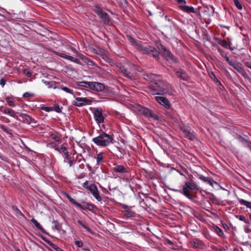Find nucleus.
Returning <instances> with one entry per match:
<instances>
[{
	"label": "nucleus",
	"instance_id": "obj_1",
	"mask_svg": "<svg viewBox=\"0 0 251 251\" xmlns=\"http://www.w3.org/2000/svg\"><path fill=\"white\" fill-rule=\"evenodd\" d=\"M154 84L149 87L150 91L152 95H162L169 93L170 88L166 82L158 80H155Z\"/></svg>",
	"mask_w": 251,
	"mask_h": 251
},
{
	"label": "nucleus",
	"instance_id": "obj_2",
	"mask_svg": "<svg viewBox=\"0 0 251 251\" xmlns=\"http://www.w3.org/2000/svg\"><path fill=\"white\" fill-rule=\"evenodd\" d=\"M199 188L197 184L194 182L186 181L185 182L183 186V189L181 190H177L173 189L172 190L174 192L180 193L190 200H193L195 196L190 194V191L192 190H198Z\"/></svg>",
	"mask_w": 251,
	"mask_h": 251
},
{
	"label": "nucleus",
	"instance_id": "obj_3",
	"mask_svg": "<svg viewBox=\"0 0 251 251\" xmlns=\"http://www.w3.org/2000/svg\"><path fill=\"white\" fill-rule=\"evenodd\" d=\"M113 138L105 132H102L97 137L94 138L92 141L97 146L104 147L113 143Z\"/></svg>",
	"mask_w": 251,
	"mask_h": 251
},
{
	"label": "nucleus",
	"instance_id": "obj_4",
	"mask_svg": "<svg viewBox=\"0 0 251 251\" xmlns=\"http://www.w3.org/2000/svg\"><path fill=\"white\" fill-rule=\"evenodd\" d=\"M137 48L139 51L144 54H152L154 58H158L159 55V52L155 48L147 46H144L139 44H136Z\"/></svg>",
	"mask_w": 251,
	"mask_h": 251
},
{
	"label": "nucleus",
	"instance_id": "obj_5",
	"mask_svg": "<svg viewBox=\"0 0 251 251\" xmlns=\"http://www.w3.org/2000/svg\"><path fill=\"white\" fill-rule=\"evenodd\" d=\"M93 11L99 16L100 18L105 24H108L109 23V15L107 13L104 12L100 7L95 6L93 8Z\"/></svg>",
	"mask_w": 251,
	"mask_h": 251
},
{
	"label": "nucleus",
	"instance_id": "obj_6",
	"mask_svg": "<svg viewBox=\"0 0 251 251\" xmlns=\"http://www.w3.org/2000/svg\"><path fill=\"white\" fill-rule=\"evenodd\" d=\"M95 120L98 123L104 122V118L102 115V109L101 108H95L93 110Z\"/></svg>",
	"mask_w": 251,
	"mask_h": 251
},
{
	"label": "nucleus",
	"instance_id": "obj_7",
	"mask_svg": "<svg viewBox=\"0 0 251 251\" xmlns=\"http://www.w3.org/2000/svg\"><path fill=\"white\" fill-rule=\"evenodd\" d=\"M87 189L91 192L96 200L99 201H101V198L100 196L97 187L95 184L90 185L88 187H87Z\"/></svg>",
	"mask_w": 251,
	"mask_h": 251
},
{
	"label": "nucleus",
	"instance_id": "obj_8",
	"mask_svg": "<svg viewBox=\"0 0 251 251\" xmlns=\"http://www.w3.org/2000/svg\"><path fill=\"white\" fill-rule=\"evenodd\" d=\"M76 101L73 102L74 105L77 106H82L85 103L91 104L92 101L91 100L88 99L86 98H76L75 99Z\"/></svg>",
	"mask_w": 251,
	"mask_h": 251
},
{
	"label": "nucleus",
	"instance_id": "obj_9",
	"mask_svg": "<svg viewBox=\"0 0 251 251\" xmlns=\"http://www.w3.org/2000/svg\"><path fill=\"white\" fill-rule=\"evenodd\" d=\"M90 89L95 91L101 92L104 90L105 86L100 82H91Z\"/></svg>",
	"mask_w": 251,
	"mask_h": 251
},
{
	"label": "nucleus",
	"instance_id": "obj_10",
	"mask_svg": "<svg viewBox=\"0 0 251 251\" xmlns=\"http://www.w3.org/2000/svg\"><path fill=\"white\" fill-rule=\"evenodd\" d=\"M143 115L148 117H151L156 120H158L159 118L157 115L153 113L151 110L146 107H142L140 110Z\"/></svg>",
	"mask_w": 251,
	"mask_h": 251
},
{
	"label": "nucleus",
	"instance_id": "obj_11",
	"mask_svg": "<svg viewBox=\"0 0 251 251\" xmlns=\"http://www.w3.org/2000/svg\"><path fill=\"white\" fill-rule=\"evenodd\" d=\"M156 100L166 108H169L171 106V103L169 100L164 97H155Z\"/></svg>",
	"mask_w": 251,
	"mask_h": 251
},
{
	"label": "nucleus",
	"instance_id": "obj_12",
	"mask_svg": "<svg viewBox=\"0 0 251 251\" xmlns=\"http://www.w3.org/2000/svg\"><path fill=\"white\" fill-rule=\"evenodd\" d=\"M236 138L243 145L248 147L251 150V142L247 139V136L245 135H237Z\"/></svg>",
	"mask_w": 251,
	"mask_h": 251
},
{
	"label": "nucleus",
	"instance_id": "obj_13",
	"mask_svg": "<svg viewBox=\"0 0 251 251\" xmlns=\"http://www.w3.org/2000/svg\"><path fill=\"white\" fill-rule=\"evenodd\" d=\"M55 53L56 55H57L61 57L64 58L68 59L69 60H71V61L75 62L78 64H81L80 61L77 58H75L73 57V56L68 55L63 53L56 52Z\"/></svg>",
	"mask_w": 251,
	"mask_h": 251
},
{
	"label": "nucleus",
	"instance_id": "obj_14",
	"mask_svg": "<svg viewBox=\"0 0 251 251\" xmlns=\"http://www.w3.org/2000/svg\"><path fill=\"white\" fill-rule=\"evenodd\" d=\"M181 131L184 134L185 136L191 140H193L196 138L195 135L191 132L190 130L185 126L181 128Z\"/></svg>",
	"mask_w": 251,
	"mask_h": 251
},
{
	"label": "nucleus",
	"instance_id": "obj_15",
	"mask_svg": "<svg viewBox=\"0 0 251 251\" xmlns=\"http://www.w3.org/2000/svg\"><path fill=\"white\" fill-rule=\"evenodd\" d=\"M176 75L183 80H187L189 79V76L187 73L183 70H179L176 72Z\"/></svg>",
	"mask_w": 251,
	"mask_h": 251
},
{
	"label": "nucleus",
	"instance_id": "obj_16",
	"mask_svg": "<svg viewBox=\"0 0 251 251\" xmlns=\"http://www.w3.org/2000/svg\"><path fill=\"white\" fill-rule=\"evenodd\" d=\"M179 7L180 9L183 11L187 12V13H197V11L196 10L194 7L192 6H187L185 4V5H180L179 6Z\"/></svg>",
	"mask_w": 251,
	"mask_h": 251
},
{
	"label": "nucleus",
	"instance_id": "obj_17",
	"mask_svg": "<svg viewBox=\"0 0 251 251\" xmlns=\"http://www.w3.org/2000/svg\"><path fill=\"white\" fill-rule=\"evenodd\" d=\"M41 238L43 240H44L46 243H47L49 246H50L52 248L55 250L56 251H64L60 247H58L57 245L54 244L48 240L46 237L43 236H41Z\"/></svg>",
	"mask_w": 251,
	"mask_h": 251
},
{
	"label": "nucleus",
	"instance_id": "obj_18",
	"mask_svg": "<svg viewBox=\"0 0 251 251\" xmlns=\"http://www.w3.org/2000/svg\"><path fill=\"white\" fill-rule=\"evenodd\" d=\"M17 119L28 124H30L32 121L31 117L25 114H21L20 115V118H18Z\"/></svg>",
	"mask_w": 251,
	"mask_h": 251
},
{
	"label": "nucleus",
	"instance_id": "obj_19",
	"mask_svg": "<svg viewBox=\"0 0 251 251\" xmlns=\"http://www.w3.org/2000/svg\"><path fill=\"white\" fill-rule=\"evenodd\" d=\"M66 197L68 198V199L69 200V201L75 205L76 206H77V207H78L79 208H80V209H81L82 210H84V209H86L85 207V205L83 206L81 204H80V203H79L78 202H77L75 199L72 198L69 194L66 193Z\"/></svg>",
	"mask_w": 251,
	"mask_h": 251
},
{
	"label": "nucleus",
	"instance_id": "obj_20",
	"mask_svg": "<svg viewBox=\"0 0 251 251\" xmlns=\"http://www.w3.org/2000/svg\"><path fill=\"white\" fill-rule=\"evenodd\" d=\"M113 170L115 172L121 174L127 173V170L123 165H116L113 168Z\"/></svg>",
	"mask_w": 251,
	"mask_h": 251
},
{
	"label": "nucleus",
	"instance_id": "obj_21",
	"mask_svg": "<svg viewBox=\"0 0 251 251\" xmlns=\"http://www.w3.org/2000/svg\"><path fill=\"white\" fill-rule=\"evenodd\" d=\"M163 56L166 57L167 59H170L172 60L176 61V58L172 52L169 51L167 48L164 50L162 52Z\"/></svg>",
	"mask_w": 251,
	"mask_h": 251
},
{
	"label": "nucleus",
	"instance_id": "obj_22",
	"mask_svg": "<svg viewBox=\"0 0 251 251\" xmlns=\"http://www.w3.org/2000/svg\"><path fill=\"white\" fill-rule=\"evenodd\" d=\"M200 179L204 182H207L211 186H213L214 184H218L217 182H215L213 179L210 177H206L202 175H201L199 177Z\"/></svg>",
	"mask_w": 251,
	"mask_h": 251
},
{
	"label": "nucleus",
	"instance_id": "obj_23",
	"mask_svg": "<svg viewBox=\"0 0 251 251\" xmlns=\"http://www.w3.org/2000/svg\"><path fill=\"white\" fill-rule=\"evenodd\" d=\"M145 76V78L149 81H150L152 83H154L155 84V80H157L156 78L157 76L154 74H147L144 75Z\"/></svg>",
	"mask_w": 251,
	"mask_h": 251
},
{
	"label": "nucleus",
	"instance_id": "obj_24",
	"mask_svg": "<svg viewBox=\"0 0 251 251\" xmlns=\"http://www.w3.org/2000/svg\"><path fill=\"white\" fill-rule=\"evenodd\" d=\"M31 222L35 225V226L39 230H40L43 233L47 234L45 230L41 226L40 224L34 218L31 220Z\"/></svg>",
	"mask_w": 251,
	"mask_h": 251
},
{
	"label": "nucleus",
	"instance_id": "obj_25",
	"mask_svg": "<svg viewBox=\"0 0 251 251\" xmlns=\"http://www.w3.org/2000/svg\"><path fill=\"white\" fill-rule=\"evenodd\" d=\"M2 112L4 113H6V114H7L10 115L11 116H12L16 119H18V117L17 116L16 113L11 109L7 108V109L4 110Z\"/></svg>",
	"mask_w": 251,
	"mask_h": 251
},
{
	"label": "nucleus",
	"instance_id": "obj_26",
	"mask_svg": "<svg viewBox=\"0 0 251 251\" xmlns=\"http://www.w3.org/2000/svg\"><path fill=\"white\" fill-rule=\"evenodd\" d=\"M91 82L89 81H80L77 83V85L81 87H86L87 88H90Z\"/></svg>",
	"mask_w": 251,
	"mask_h": 251
},
{
	"label": "nucleus",
	"instance_id": "obj_27",
	"mask_svg": "<svg viewBox=\"0 0 251 251\" xmlns=\"http://www.w3.org/2000/svg\"><path fill=\"white\" fill-rule=\"evenodd\" d=\"M218 43L219 44H220L221 45H222V46L224 47L225 48H229V49L231 50H233V48H232L230 46V43L228 44L227 43L226 41L225 40H219V41L218 42Z\"/></svg>",
	"mask_w": 251,
	"mask_h": 251
},
{
	"label": "nucleus",
	"instance_id": "obj_28",
	"mask_svg": "<svg viewBox=\"0 0 251 251\" xmlns=\"http://www.w3.org/2000/svg\"><path fill=\"white\" fill-rule=\"evenodd\" d=\"M239 201L241 204L245 205L247 207L251 208V202L242 199L239 200Z\"/></svg>",
	"mask_w": 251,
	"mask_h": 251
},
{
	"label": "nucleus",
	"instance_id": "obj_29",
	"mask_svg": "<svg viewBox=\"0 0 251 251\" xmlns=\"http://www.w3.org/2000/svg\"><path fill=\"white\" fill-rule=\"evenodd\" d=\"M97 164L100 165L102 162L103 155L102 152L99 153L97 156Z\"/></svg>",
	"mask_w": 251,
	"mask_h": 251
},
{
	"label": "nucleus",
	"instance_id": "obj_30",
	"mask_svg": "<svg viewBox=\"0 0 251 251\" xmlns=\"http://www.w3.org/2000/svg\"><path fill=\"white\" fill-rule=\"evenodd\" d=\"M85 205V207L86 209H88L90 211H93L94 210L95 205L93 204L88 203V202H83Z\"/></svg>",
	"mask_w": 251,
	"mask_h": 251
},
{
	"label": "nucleus",
	"instance_id": "obj_31",
	"mask_svg": "<svg viewBox=\"0 0 251 251\" xmlns=\"http://www.w3.org/2000/svg\"><path fill=\"white\" fill-rule=\"evenodd\" d=\"M53 223L54 229L60 231L62 228L61 225L57 221H53Z\"/></svg>",
	"mask_w": 251,
	"mask_h": 251
},
{
	"label": "nucleus",
	"instance_id": "obj_32",
	"mask_svg": "<svg viewBox=\"0 0 251 251\" xmlns=\"http://www.w3.org/2000/svg\"><path fill=\"white\" fill-rule=\"evenodd\" d=\"M236 71L243 75H244L246 74L244 69L238 64H236Z\"/></svg>",
	"mask_w": 251,
	"mask_h": 251
},
{
	"label": "nucleus",
	"instance_id": "obj_33",
	"mask_svg": "<svg viewBox=\"0 0 251 251\" xmlns=\"http://www.w3.org/2000/svg\"><path fill=\"white\" fill-rule=\"evenodd\" d=\"M214 228V229H215V231L216 232V233L220 236H222V235L223 234L222 230L217 226H215Z\"/></svg>",
	"mask_w": 251,
	"mask_h": 251
},
{
	"label": "nucleus",
	"instance_id": "obj_34",
	"mask_svg": "<svg viewBox=\"0 0 251 251\" xmlns=\"http://www.w3.org/2000/svg\"><path fill=\"white\" fill-rule=\"evenodd\" d=\"M226 77L233 83H235V82L234 81V79L233 77L232 76L231 74L228 71H226Z\"/></svg>",
	"mask_w": 251,
	"mask_h": 251
},
{
	"label": "nucleus",
	"instance_id": "obj_35",
	"mask_svg": "<svg viewBox=\"0 0 251 251\" xmlns=\"http://www.w3.org/2000/svg\"><path fill=\"white\" fill-rule=\"evenodd\" d=\"M226 60L228 62V63L231 66L233 67V68L235 69V63L234 62L232 61L231 60H230L229 58L226 56L225 57Z\"/></svg>",
	"mask_w": 251,
	"mask_h": 251
},
{
	"label": "nucleus",
	"instance_id": "obj_36",
	"mask_svg": "<svg viewBox=\"0 0 251 251\" xmlns=\"http://www.w3.org/2000/svg\"><path fill=\"white\" fill-rule=\"evenodd\" d=\"M124 214L128 217H131L133 216V213L130 210H125L124 211Z\"/></svg>",
	"mask_w": 251,
	"mask_h": 251
},
{
	"label": "nucleus",
	"instance_id": "obj_37",
	"mask_svg": "<svg viewBox=\"0 0 251 251\" xmlns=\"http://www.w3.org/2000/svg\"><path fill=\"white\" fill-rule=\"evenodd\" d=\"M24 73L25 75H26L27 77H30L32 75V72L30 71L29 70L25 69L24 70Z\"/></svg>",
	"mask_w": 251,
	"mask_h": 251
},
{
	"label": "nucleus",
	"instance_id": "obj_38",
	"mask_svg": "<svg viewBox=\"0 0 251 251\" xmlns=\"http://www.w3.org/2000/svg\"><path fill=\"white\" fill-rule=\"evenodd\" d=\"M66 148L64 146V145H61L60 146V148L59 149V152L60 153H64L65 154V152H67Z\"/></svg>",
	"mask_w": 251,
	"mask_h": 251
},
{
	"label": "nucleus",
	"instance_id": "obj_39",
	"mask_svg": "<svg viewBox=\"0 0 251 251\" xmlns=\"http://www.w3.org/2000/svg\"><path fill=\"white\" fill-rule=\"evenodd\" d=\"M34 96V94L29 92H25L24 94L23 97L26 98H30Z\"/></svg>",
	"mask_w": 251,
	"mask_h": 251
},
{
	"label": "nucleus",
	"instance_id": "obj_40",
	"mask_svg": "<svg viewBox=\"0 0 251 251\" xmlns=\"http://www.w3.org/2000/svg\"><path fill=\"white\" fill-rule=\"evenodd\" d=\"M0 127L4 132H6L7 133L10 135H12V133L7 129V128L4 126L1 125Z\"/></svg>",
	"mask_w": 251,
	"mask_h": 251
},
{
	"label": "nucleus",
	"instance_id": "obj_41",
	"mask_svg": "<svg viewBox=\"0 0 251 251\" xmlns=\"http://www.w3.org/2000/svg\"><path fill=\"white\" fill-rule=\"evenodd\" d=\"M50 136L52 139L55 140L57 142H59L60 141L58 136L53 133L51 134Z\"/></svg>",
	"mask_w": 251,
	"mask_h": 251
},
{
	"label": "nucleus",
	"instance_id": "obj_42",
	"mask_svg": "<svg viewBox=\"0 0 251 251\" xmlns=\"http://www.w3.org/2000/svg\"><path fill=\"white\" fill-rule=\"evenodd\" d=\"M243 35L244 37V38L243 39V43L244 46L246 47L248 44V40L247 38L245 37V35L244 33H243Z\"/></svg>",
	"mask_w": 251,
	"mask_h": 251
},
{
	"label": "nucleus",
	"instance_id": "obj_43",
	"mask_svg": "<svg viewBox=\"0 0 251 251\" xmlns=\"http://www.w3.org/2000/svg\"><path fill=\"white\" fill-rule=\"evenodd\" d=\"M158 49L160 51H161V52L164 50H165V49H166V48L162 44H159L158 46Z\"/></svg>",
	"mask_w": 251,
	"mask_h": 251
},
{
	"label": "nucleus",
	"instance_id": "obj_44",
	"mask_svg": "<svg viewBox=\"0 0 251 251\" xmlns=\"http://www.w3.org/2000/svg\"><path fill=\"white\" fill-rule=\"evenodd\" d=\"M236 8H237L239 10H242L243 8L242 3L238 0H236Z\"/></svg>",
	"mask_w": 251,
	"mask_h": 251
},
{
	"label": "nucleus",
	"instance_id": "obj_45",
	"mask_svg": "<svg viewBox=\"0 0 251 251\" xmlns=\"http://www.w3.org/2000/svg\"><path fill=\"white\" fill-rule=\"evenodd\" d=\"M57 113L61 112V108H60L58 105H56L54 107L52 108Z\"/></svg>",
	"mask_w": 251,
	"mask_h": 251
},
{
	"label": "nucleus",
	"instance_id": "obj_46",
	"mask_svg": "<svg viewBox=\"0 0 251 251\" xmlns=\"http://www.w3.org/2000/svg\"><path fill=\"white\" fill-rule=\"evenodd\" d=\"M6 101L7 102L8 104L11 106H14V101L12 100H11L9 98L6 99Z\"/></svg>",
	"mask_w": 251,
	"mask_h": 251
},
{
	"label": "nucleus",
	"instance_id": "obj_47",
	"mask_svg": "<svg viewBox=\"0 0 251 251\" xmlns=\"http://www.w3.org/2000/svg\"><path fill=\"white\" fill-rule=\"evenodd\" d=\"M236 218H239L241 221H244L246 223H248V222L246 220L245 217L243 216H237Z\"/></svg>",
	"mask_w": 251,
	"mask_h": 251
},
{
	"label": "nucleus",
	"instance_id": "obj_48",
	"mask_svg": "<svg viewBox=\"0 0 251 251\" xmlns=\"http://www.w3.org/2000/svg\"><path fill=\"white\" fill-rule=\"evenodd\" d=\"M62 90H64V91L67 92V93H71V94H73V93L72 90H71V89H70L69 88H67L66 87H63L62 88Z\"/></svg>",
	"mask_w": 251,
	"mask_h": 251
},
{
	"label": "nucleus",
	"instance_id": "obj_49",
	"mask_svg": "<svg viewBox=\"0 0 251 251\" xmlns=\"http://www.w3.org/2000/svg\"><path fill=\"white\" fill-rule=\"evenodd\" d=\"M13 209L18 213H19L20 215L22 216L23 217H24V215L21 212V211L17 207H13Z\"/></svg>",
	"mask_w": 251,
	"mask_h": 251
},
{
	"label": "nucleus",
	"instance_id": "obj_50",
	"mask_svg": "<svg viewBox=\"0 0 251 251\" xmlns=\"http://www.w3.org/2000/svg\"><path fill=\"white\" fill-rule=\"evenodd\" d=\"M41 109L47 112H49L53 110V108L50 107H43L41 108Z\"/></svg>",
	"mask_w": 251,
	"mask_h": 251
},
{
	"label": "nucleus",
	"instance_id": "obj_51",
	"mask_svg": "<svg viewBox=\"0 0 251 251\" xmlns=\"http://www.w3.org/2000/svg\"><path fill=\"white\" fill-rule=\"evenodd\" d=\"M177 2V3L180 5H185L186 4V1L185 0H175Z\"/></svg>",
	"mask_w": 251,
	"mask_h": 251
},
{
	"label": "nucleus",
	"instance_id": "obj_52",
	"mask_svg": "<svg viewBox=\"0 0 251 251\" xmlns=\"http://www.w3.org/2000/svg\"><path fill=\"white\" fill-rule=\"evenodd\" d=\"M6 83V80L3 78H1L0 79V85H1L2 87L4 86Z\"/></svg>",
	"mask_w": 251,
	"mask_h": 251
},
{
	"label": "nucleus",
	"instance_id": "obj_53",
	"mask_svg": "<svg viewBox=\"0 0 251 251\" xmlns=\"http://www.w3.org/2000/svg\"><path fill=\"white\" fill-rule=\"evenodd\" d=\"M75 245H76L78 247H82L83 246V243L81 241H76L75 242Z\"/></svg>",
	"mask_w": 251,
	"mask_h": 251
},
{
	"label": "nucleus",
	"instance_id": "obj_54",
	"mask_svg": "<svg viewBox=\"0 0 251 251\" xmlns=\"http://www.w3.org/2000/svg\"><path fill=\"white\" fill-rule=\"evenodd\" d=\"M140 204L141 206H142L143 207H145L146 206H147L146 204L144 202V200H142L140 202Z\"/></svg>",
	"mask_w": 251,
	"mask_h": 251
},
{
	"label": "nucleus",
	"instance_id": "obj_55",
	"mask_svg": "<svg viewBox=\"0 0 251 251\" xmlns=\"http://www.w3.org/2000/svg\"><path fill=\"white\" fill-rule=\"evenodd\" d=\"M82 226L85 228L88 232H90L91 231V229L84 224L82 225Z\"/></svg>",
	"mask_w": 251,
	"mask_h": 251
},
{
	"label": "nucleus",
	"instance_id": "obj_56",
	"mask_svg": "<svg viewBox=\"0 0 251 251\" xmlns=\"http://www.w3.org/2000/svg\"><path fill=\"white\" fill-rule=\"evenodd\" d=\"M127 38L131 42L134 43L135 42L134 39L131 36L127 35Z\"/></svg>",
	"mask_w": 251,
	"mask_h": 251
},
{
	"label": "nucleus",
	"instance_id": "obj_57",
	"mask_svg": "<svg viewBox=\"0 0 251 251\" xmlns=\"http://www.w3.org/2000/svg\"><path fill=\"white\" fill-rule=\"evenodd\" d=\"M65 155L66 156V158L67 159H70V155L69 154V152H65Z\"/></svg>",
	"mask_w": 251,
	"mask_h": 251
},
{
	"label": "nucleus",
	"instance_id": "obj_58",
	"mask_svg": "<svg viewBox=\"0 0 251 251\" xmlns=\"http://www.w3.org/2000/svg\"><path fill=\"white\" fill-rule=\"evenodd\" d=\"M88 182L87 181H86L83 184V186L84 187V188H87V187H88L89 186H87V185H88Z\"/></svg>",
	"mask_w": 251,
	"mask_h": 251
},
{
	"label": "nucleus",
	"instance_id": "obj_59",
	"mask_svg": "<svg viewBox=\"0 0 251 251\" xmlns=\"http://www.w3.org/2000/svg\"><path fill=\"white\" fill-rule=\"evenodd\" d=\"M167 243L170 245H171V246H173L174 245L173 242L172 241L170 240H167Z\"/></svg>",
	"mask_w": 251,
	"mask_h": 251
},
{
	"label": "nucleus",
	"instance_id": "obj_60",
	"mask_svg": "<svg viewBox=\"0 0 251 251\" xmlns=\"http://www.w3.org/2000/svg\"><path fill=\"white\" fill-rule=\"evenodd\" d=\"M42 81L44 83H45L46 85H49L50 84V82L49 81H47L44 79L42 80Z\"/></svg>",
	"mask_w": 251,
	"mask_h": 251
},
{
	"label": "nucleus",
	"instance_id": "obj_61",
	"mask_svg": "<svg viewBox=\"0 0 251 251\" xmlns=\"http://www.w3.org/2000/svg\"><path fill=\"white\" fill-rule=\"evenodd\" d=\"M83 251H90V250L87 247H84L82 249Z\"/></svg>",
	"mask_w": 251,
	"mask_h": 251
},
{
	"label": "nucleus",
	"instance_id": "obj_62",
	"mask_svg": "<svg viewBox=\"0 0 251 251\" xmlns=\"http://www.w3.org/2000/svg\"><path fill=\"white\" fill-rule=\"evenodd\" d=\"M120 2L121 3H125L126 4L127 3L126 0H120Z\"/></svg>",
	"mask_w": 251,
	"mask_h": 251
},
{
	"label": "nucleus",
	"instance_id": "obj_63",
	"mask_svg": "<svg viewBox=\"0 0 251 251\" xmlns=\"http://www.w3.org/2000/svg\"><path fill=\"white\" fill-rule=\"evenodd\" d=\"M60 146H56L55 147V149L56 150V151H58L59 152V149H60Z\"/></svg>",
	"mask_w": 251,
	"mask_h": 251
},
{
	"label": "nucleus",
	"instance_id": "obj_64",
	"mask_svg": "<svg viewBox=\"0 0 251 251\" xmlns=\"http://www.w3.org/2000/svg\"><path fill=\"white\" fill-rule=\"evenodd\" d=\"M241 50H242V52L244 54L245 53V52L247 51L246 49H245V48L241 49Z\"/></svg>",
	"mask_w": 251,
	"mask_h": 251
}]
</instances>
